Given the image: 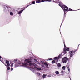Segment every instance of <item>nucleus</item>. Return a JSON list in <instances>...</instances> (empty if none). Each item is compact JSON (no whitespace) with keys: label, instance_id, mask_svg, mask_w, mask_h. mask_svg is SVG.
I'll return each mask as SVG.
<instances>
[{"label":"nucleus","instance_id":"f257e3e1","mask_svg":"<svg viewBox=\"0 0 80 80\" xmlns=\"http://www.w3.org/2000/svg\"><path fill=\"white\" fill-rule=\"evenodd\" d=\"M32 58H33V57H30V59H26L24 61L25 65H27V63H29L31 62H32L31 60H32Z\"/></svg>","mask_w":80,"mask_h":80},{"label":"nucleus","instance_id":"f03ea898","mask_svg":"<svg viewBox=\"0 0 80 80\" xmlns=\"http://www.w3.org/2000/svg\"><path fill=\"white\" fill-rule=\"evenodd\" d=\"M62 8L65 14L67 13V12L68 11V8L65 5H63L62 6Z\"/></svg>","mask_w":80,"mask_h":80},{"label":"nucleus","instance_id":"7ed1b4c3","mask_svg":"<svg viewBox=\"0 0 80 80\" xmlns=\"http://www.w3.org/2000/svg\"><path fill=\"white\" fill-rule=\"evenodd\" d=\"M68 58L67 57H64L62 59V61L63 63H66L68 61Z\"/></svg>","mask_w":80,"mask_h":80},{"label":"nucleus","instance_id":"20e7f679","mask_svg":"<svg viewBox=\"0 0 80 80\" xmlns=\"http://www.w3.org/2000/svg\"><path fill=\"white\" fill-rule=\"evenodd\" d=\"M29 66H32V65H33V66H34V68H36V69H37V64H35V63H30L29 64Z\"/></svg>","mask_w":80,"mask_h":80},{"label":"nucleus","instance_id":"39448f33","mask_svg":"<svg viewBox=\"0 0 80 80\" xmlns=\"http://www.w3.org/2000/svg\"><path fill=\"white\" fill-rule=\"evenodd\" d=\"M41 62L42 63V64H43V65H45L46 68H48V64L47 62H43V61H42Z\"/></svg>","mask_w":80,"mask_h":80},{"label":"nucleus","instance_id":"423d86ee","mask_svg":"<svg viewBox=\"0 0 80 80\" xmlns=\"http://www.w3.org/2000/svg\"><path fill=\"white\" fill-rule=\"evenodd\" d=\"M76 52V51H70L69 52L70 53V57H72L73 56V53H75Z\"/></svg>","mask_w":80,"mask_h":80},{"label":"nucleus","instance_id":"0eeeda50","mask_svg":"<svg viewBox=\"0 0 80 80\" xmlns=\"http://www.w3.org/2000/svg\"><path fill=\"white\" fill-rule=\"evenodd\" d=\"M46 1H47V0H38L36 1V3H41V2H43Z\"/></svg>","mask_w":80,"mask_h":80},{"label":"nucleus","instance_id":"6e6552de","mask_svg":"<svg viewBox=\"0 0 80 80\" xmlns=\"http://www.w3.org/2000/svg\"><path fill=\"white\" fill-rule=\"evenodd\" d=\"M4 8L5 9L6 11H8L10 10V8L8 6H4Z\"/></svg>","mask_w":80,"mask_h":80},{"label":"nucleus","instance_id":"1a4fd4ad","mask_svg":"<svg viewBox=\"0 0 80 80\" xmlns=\"http://www.w3.org/2000/svg\"><path fill=\"white\" fill-rule=\"evenodd\" d=\"M54 60H56V63H57L58 62V58H57V57H55L54 58Z\"/></svg>","mask_w":80,"mask_h":80},{"label":"nucleus","instance_id":"9d476101","mask_svg":"<svg viewBox=\"0 0 80 80\" xmlns=\"http://www.w3.org/2000/svg\"><path fill=\"white\" fill-rule=\"evenodd\" d=\"M63 52L64 54L67 53V51H66V48H64Z\"/></svg>","mask_w":80,"mask_h":80},{"label":"nucleus","instance_id":"9b49d317","mask_svg":"<svg viewBox=\"0 0 80 80\" xmlns=\"http://www.w3.org/2000/svg\"><path fill=\"white\" fill-rule=\"evenodd\" d=\"M63 5H63V4L62 3H59V6L61 7V8H62V7H63Z\"/></svg>","mask_w":80,"mask_h":80},{"label":"nucleus","instance_id":"f8f14e48","mask_svg":"<svg viewBox=\"0 0 80 80\" xmlns=\"http://www.w3.org/2000/svg\"><path fill=\"white\" fill-rule=\"evenodd\" d=\"M62 57V54H60L59 55L58 57V60L60 58Z\"/></svg>","mask_w":80,"mask_h":80},{"label":"nucleus","instance_id":"ddd939ff","mask_svg":"<svg viewBox=\"0 0 80 80\" xmlns=\"http://www.w3.org/2000/svg\"><path fill=\"white\" fill-rule=\"evenodd\" d=\"M35 1H32L31 3L28 5L29 6H30V5H32V4H35Z\"/></svg>","mask_w":80,"mask_h":80},{"label":"nucleus","instance_id":"4468645a","mask_svg":"<svg viewBox=\"0 0 80 80\" xmlns=\"http://www.w3.org/2000/svg\"><path fill=\"white\" fill-rule=\"evenodd\" d=\"M23 10H22L19 11L18 13V14H21V13L23 12Z\"/></svg>","mask_w":80,"mask_h":80},{"label":"nucleus","instance_id":"2eb2a0df","mask_svg":"<svg viewBox=\"0 0 80 80\" xmlns=\"http://www.w3.org/2000/svg\"><path fill=\"white\" fill-rule=\"evenodd\" d=\"M28 6H29V5H27V6L23 8L22 9V10H23H23H25V8H26L28 7Z\"/></svg>","mask_w":80,"mask_h":80},{"label":"nucleus","instance_id":"dca6fc26","mask_svg":"<svg viewBox=\"0 0 80 80\" xmlns=\"http://www.w3.org/2000/svg\"><path fill=\"white\" fill-rule=\"evenodd\" d=\"M57 65L58 67H61V64L60 63H58L57 64Z\"/></svg>","mask_w":80,"mask_h":80},{"label":"nucleus","instance_id":"f3484780","mask_svg":"<svg viewBox=\"0 0 80 80\" xmlns=\"http://www.w3.org/2000/svg\"><path fill=\"white\" fill-rule=\"evenodd\" d=\"M10 64H11V67H13V63L12 62H11L10 63Z\"/></svg>","mask_w":80,"mask_h":80},{"label":"nucleus","instance_id":"a211bd4d","mask_svg":"<svg viewBox=\"0 0 80 80\" xmlns=\"http://www.w3.org/2000/svg\"><path fill=\"white\" fill-rule=\"evenodd\" d=\"M52 64L55 63V60H53L52 61Z\"/></svg>","mask_w":80,"mask_h":80},{"label":"nucleus","instance_id":"6ab92c4d","mask_svg":"<svg viewBox=\"0 0 80 80\" xmlns=\"http://www.w3.org/2000/svg\"><path fill=\"white\" fill-rule=\"evenodd\" d=\"M62 68L63 70H65L66 68L65 66L62 67Z\"/></svg>","mask_w":80,"mask_h":80},{"label":"nucleus","instance_id":"aec40b11","mask_svg":"<svg viewBox=\"0 0 80 80\" xmlns=\"http://www.w3.org/2000/svg\"><path fill=\"white\" fill-rule=\"evenodd\" d=\"M68 11H73V10L71 8H69L68 9Z\"/></svg>","mask_w":80,"mask_h":80},{"label":"nucleus","instance_id":"412c9836","mask_svg":"<svg viewBox=\"0 0 80 80\" xmlns=\"http://www.w3.org/2000/svg\"><path fill=\"white\" fill-rule=\"evenodd\" d=\"M63 43L64 45V48H67V47H66V46L65 45V42H63Z\"/></svg>","mask_w":80,"mask_h":80},{"label":"nucleus","instance_id":"4be33fe9","mask_svg":"<svg viewBox=\"0 0 80 80\" xmlns=\"http://www.w3.org/2000/svg\"><path fill=\"white\" fill-rule=\"evenodd\" d=\"M55 73H56L57 75H58V74H59V72L58 71H56L55 72Z\"/></svg>","mask_w":80,"mask_h":80},{"label":"nucleus","instance_id":"5701e85b","mask_svg":"<svg viewBox=\"0 0 80 80\" xmlns=\"http://www.w3.org/2000/svg\"><path fill=\"white\" fill-rule=\"evenodd\" d=\"M6 64H7L8 63H9V61L8 60H6Z\"/></svg>","mask_w":80,"mask_h":80},{"label":"nucleus","instance_id":"b1692460","mask_svg":"<svg viewBox=\"0 0 80 80\" xmlns=\"http://www.w3.org/2000/svg\"><path fill=\"white\" fill-rule=\"evenodd\" d=\"M45 77H46V75H45V74H43V75L42 77H43V78H45Z\"/></svg>","mask_w":80,"mask_h":80},{"label":"nucleus","instance_id":"393cba45","mask_svg":"<svg viewBox=\"0 0 80 80\" xmlns=\"http://www.w3.org/2000/svg\"><path fill=\"white\" fill-rule=\"evenodd\" d=\"M7 69L8 70H9L10 69V67H8L7 68Z\"/></svg>","mask_w":80,"mask_h":80},{"label":"nucleus","instance_id":"a878e982","mask_svg":"<svg viewBox=\"0 0 80 80\" xmlns=\"http://www.w3.org/2000/svg\"><path fill=\"white\" fill-rule=\"evenodd\" d=\"M10 15H13V12H11L10 13Z\"/></svg>","mask_w":80,"mask_h":80},{"label":"nucleus","instance_id":"bb28decb","mask_svg":"<svg viewBox=\"0 0 80 80\" xmlns=\"http://www.w3.org/2000/svg\"><path fill=\"white\" fill-rule=\"evenodd\" d=\"M9 66H10V64L9 63L7 64L6 66L7 67H9Z\"/></svg>","mask_w":80,"mask_h":80},{"label":"nucleus","instance_id":"cd10ccee","mask_svg":"<svg viewBox=\"0 0 80 80\" xmlns=\"http://www.w3.org/2000/svg\"><path fill=\"white\" fill-rule=\"evenodd\" d=\"M36 74L38 76H40V73H36Z\"/></svg>","mask_w":80,"mask_h":80},{"label":"nucleus","instance_id":"c85d7f7f","mask_svg":"<svg viewBox=\"0 0 80 80\" xmlns=\"http://www.w3.org/2000/svg\"><path fill=\"white\" fill-rule=\"evenodd\" d=\"M52 60V58H50L48 59H47V61H48V60Z\"/></svg>","mask_w":80,"mask_h":80},{"label":"nucleus","instance_id":"c756f323","mask_svg":"<svg viewBox=\"0 0 80 80\" xmlns=\"http://www.w3.org/2000/svg\"><path fill=\"white\" fill-rule=\"evenodd\" d=\"M68 71H69V72H70V68H69V66L68 67Z\"/></svg>","mask_w":80,"mask_h":80},{"label":"nucleus","instance_id":"7c9ffc66","mask_svg":"<svg viewBox=\"0 0 80 80\" xmlns=\"http://www.w3.org/2000/svg\"><path fill=\"white\" fill-rule=\"evenodd\" d=\"M37 69L38 70H41V68H37Z\"/></svg>","mask_w":80,"mask_h":80},{"label":"nucleus","instance_id":"2f4dec72","mask_svg":"<svg viewBox=\"0 0 80 80\" xmlns=\"http://www.w3.org/2000/svg\"><path fill=\"white\" fill-rule=\"evenodd\" d=\"M47 1H48V2H52L53 1V0H46Z\"/></svg>","mask_w":80,"mask_h":80},{"label":"nucleus","instance_id":"473e14b6","mask_svg":"<svg viewBox=\"0 0 80 80\" xmlns=\"http://www.w3.org/2000/svg\"><path fill=\"white\" fill-rule=\"evenodd\" d=\"M66 50H67V51H69L70 50V49H69V48H67L66 49Z\"/></svg>","mask_w":80,"mask_h":80},{"label":"nucleus","instance_id":"72a5a7b5","mask_svg":"<svg viewBox=\"0 0 80 80\" xmlns=\"http://www.w3.org/2000/svg\"><path fill=\"white\" fill-rule=\"evenodd\" d=\"M14 61H15V62H17V61H18V59H14Z\"/></svg>","mask_w":80,"mask_h":80},{"label":"nucleus","instance_id":"f704fd0d","mask_svg":"<svg viewBox=\"0 0 80 80\" xmlns=\"http://www.w3.org/2000/svg\"><path fill=\"white\" fill-rule=\"evenodd\" d=\"M13 70V68H11V71H12V70Z\"/></svg>","mask_w":80,"mask_h":80},{"label":"nucleus","instance_id":"c9c22d12","mask_svg":"<svg viewBox=\"0 0 80 80\" xmlns=\"http://www.w3.org/2000/svg\"><path fill=\"white\" fill-rule=\"evenodd\" d=\"M2 63H3V64H4V65H5V66H6V64H5V63H4V62H2Z\"/></svg>","mask_w":80,"mask_h":80},{"label":"nucleus","instance_id":"e433bc0d","mask_svg":"<svg viewBox=\"0 0 80 80\" xmlns=\"http://www.w3.org/2000/svg\"><path fill=\"white\" fill-rule=\"evenodd\" d=\"M61 73H62L63 74L64 73L63 72V71H61Z\"/></svg>","mask_w":80,"mask_h":80},{"label":"nucleus","instance_id":"4c0bfd02","mask_svg":"<svg viewBox=\"0 0 80 80\" xmlns=\"http://www.w3.org/2000/svg\"><path fill=\"white\" fill-rule=\"evenodd\" d=\"M1 58H2V57H1V56H0V61H1V60H0V59H1Z\"/></svg>","mask_w":80,"mask_h":80},{"label":"nucleus","instance_id":"58836bf2","mask_svg":"<svg viewBox=\"0 0 80 80\" xmlns=\"http://www.w3.org/2000/svg\"><path fill=\"white\" fill-rule=\"evenodd\" d=\"M34 60H35V61H36V62H37V61L35 59H34Z\"/></svg>","mask_w":80,"mask_h":80},{"label":"nucleus","instance_id":"ea45409f","mask_svg":"<svg viewBox=\"0 0 80 80\" xmlns=\"http://www.w3.org/2000/svg\"><path fill=\"white\" fill-rule=\"evenodd\" d=\"M69 78H70V79L71 80V78H70V77L69 76Z\"/></svg>","mask_w":80,"mask_h":80},{"label":"nucleus","instance_id":"a19ab883","mask_svg":"<svg viewBox=\"0 0 80 80\" xmlns=\"http://www.w3.org/2000/svg\"><path fill=\"white\" fill-rule=\"evenodd\" d=\"M76 50V51H77V50Z\"/></svg>","mask_w":80,"mask_h":80}]
</instances>
